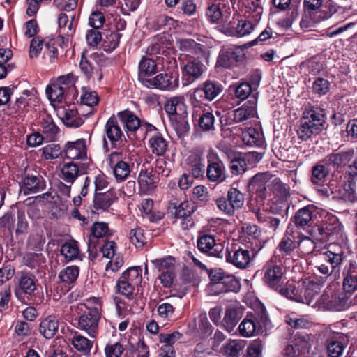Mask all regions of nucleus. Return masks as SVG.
Returning <instances> with one entry per match:
<instances>
[{"label": "nucleus", "instance_id": "nucleus-62", "mask_svg": "<svg viewBox=\"0 0 357 357\" xmlns=\"http://www.w3.org/2000/svg\"><path fill=\"white\" fill-rule=\"evenodd\" d=\"M264 344L261 340H253L247 348L246 357H262Z\"/></svg>", "mask_w": 357, "mask_h": 357}, {"label": "nucleus", "instance_id": "nucleus-48", "mask_svg": "<svg viewBox=\"0 0 357 357\" xmlns=\"http://www.w3.org/2000/svg\"><path fill=\"white\" fill-rule=\"evenodd\" d=\"M257 22L253 23L249 20H241L238 21L235 29L231 31V35L236 37H243L248 35L253 31Z\"/></svg>", "mask_w": 357, "mask_h": 357}, {"label": "nucleus", "instance_id": "nucleus-35", "mask_svg": "<svg viewBox=\"0 0 357 357\" xmlns=\"http://www.w3.org/2000/svg\"><path fill=\"white\" fill-rule=\"evenodd\" d=\"M117 116L128 132H134L141 128L140 120L130 111L120 112L117 114Z\"/></svg>", "mask_w": 357, "mask_h": 357}, {"label": "nucleus", "instance_id": "nucleus-58", "mask_svg": "<svg viewBox=\"0 0 357 357\" xmlns=\"http://www.w3.org/2000/svg\"><path fill=\"white\" fill-rule=\"evenodd\" d=\"M130 241L137 248H142L146 243V237L144 231L139 228L136 227L130 230L129 233Z\"/></svg>", "mask_w": 357, "mask_h": 357}, {"label": "nucleus", "instance_id": "nucleus-41", "mask_svg": "<svg viewBox=\"0 0 357 357\" xmlns=\"http://www.w3.org/2000/svg\"><path fill=\"white\" fill-rule=\"evenodd\" d=\"M61 119L63 123L68 127L78 128L84 123V121L78 114L77 111L70 108L63 109Z\"/></svg>", "mask_w": 357, "mask_h": 357}, {"label": "nucleus", "instance_id": "nucleus-9", "mask_svg": "<svg viewBox=\"0 0 357 357\" xmlns=\"http://www.w3.org/2000/svg\"><path fill=\"white\" fill-rule=\"evenodd\" d=\"M91 235L88 240V251L89 257L95 258L97 255V240L106 237L109 232V227L107 223L96 222L91 227Z\"/></svg>", "mask_w": 357, "mask_h": 357}, {"label": "nucleus", "instance_id": "nucleus-14", "mask_svg": "<svg viewBox=\"0 0 357 357\" xmlns=\"http://www.w3.org/2000/svg\"><path fill=\"white\" fill-rule=\"evenodd\" d=\"M108 161L110 166L113 167L114 174L116 180L122 181L128 178L130 173V167L127 162L122 160L121 153H112L109 155Z\"/></svg>", "mask_w": 357, "mask_h": 357}, {"label": "nucleus", "instance_id": "nucleus-8", "mask_svg": "<svg viewBox=\"0 0 357 357\" xmlns=\"http://www.w3.org/2000/svg\"><path fill=\"white\" fill-rule=\"evenodd\" d=\"M257 98L253 95L249 100L234 111V121L236 123H245L256 117L257 115Z\"/></svg>", "mask_w": 357, "mask_h": 357}, {"label": "nucleus", "instance_id": "nucleus-30", "mask_svg": "<svg viewBox=\"0 0 357 357\" xmlns=\"http://www.w3.org/2000/svg\"><path fill=\"white\" fill-rule=\"evenodd\" d=\"M344 291L332 296L331 298L326 303L328 310L334 312H342L347 310L349 306V296Z\"/></svg>", "mask_w": 357, "mask_h": 357}, {"label": "nucleus", "instance_id": "nucleus-18", "mask_svg": "<svg viewBox=\"0 0 357 357\" xmlns=\"http://www.w3.org/2000/svg\"><path fill=\"white\" fill-rule=\"evenodd\" d=\"M298 287H301V303L310 305L318 292L320 291V285L310 279H305L298 282Z\"/></svg>", "mask_w": 357, "mask_h": 357}, {"label": "nucleus", "instance_id": "nucleus-53", "mask_svg": "<svg viewBox=\"0 0 357 357\" xmlns=\"http://www.w3.org/2000/svg\"><path fill=\"white\" fill-rule=\"evenodd\" d=\"M238 289V282L232 275H225L215 294L235 291Z\"/></svg>", "mask_w": 357, "mask_h": 357}, {"label": "nucleus", "instance_id": "nucleus-42", "mask_svg": "<svg viewBox=\"0 0 357 357\" xmlns=\"http://www.w3.org/2000/svg\"><path fill=\"white\" fill-rule=\"evenodd\" d=\"M242 139L249 146H261L263 144L262 134L254 128H248L242 132Z\"/></svg>", "mask_w": 357, "mask_h": 357}, {"label": "nucleus", "instance_id": "nucleus-34", "mask_svg": "<svg viewBox=\"0 0 357 357\" xmlns=\"http://www.w3.org/2000/svg\"><path fill=\"white\" fill-rule=\"evenodd\" d=\"M138 183L141 190L144 193L153 190L155 184L152 170L147 169L143 165L138 176Z\"/></svg>", "mask_w": 357, "mask_h": 357}, {"label": "nucleus", "instance_id": "nucleus-64", "mask_svg": "<svg viewBox=\"0 0 357 357\" xmlns=\"http://www.w3.org/2000/svg\"><path fill=\"white\" fill-rule=\"evenodd\" d=\"M43 155L47 160L57 158L61 153L60 146L56 144H50L41 149Z\"/></svg>", "mask_w": 357, "mask_h": 357}, {"label": "nucleus", "instance_id": "nucleus-49", "mask_svg": "<svg viewBox=\"0 0 357 357\" xmlns=\"http://www.w3.org/2000/svg\"><path fill=\"white\" fill-rule=\"evenodd\" d=\"M61 178L67 183H73L79 174L78 166L73 162L63 165L61 169Z\"/></svg>", "mask_w": 357, "mask_h": 357}, {"label": "nucleus", "instance_id": "nucleus-4", "mask_svg": "<svg viewBox=\"0 0 357 357\" xmlns=\"http://www.w3.org/2000/svg\"><path fill=\"white\" fill-rule=\"evenodd\" d=\"M354 151L353 149L345 151H333L327 155L321 160V162L324 163L328 167H332L338 172L342 171L347 165L351 169L354 167L357 169V167L355 165L356 162L354 160Z\"/></svg>", "mask_w": 357, "mask_h": 357}, {"label": "nucleus", "instance_id": "nucleus-63", "mask_svg": "<svg viewBox=\"0 0 357 357\" xmlns=\"http://www.w3.org/2000/svg\"><path fill=\"white\" fill-rule=\"evenodd\" d=\"M174 307L169 303H162L158 307L157 312L160 317L163 320H171L174 316Z\"/></svg>", "mask_w": 357, "mask_h": 357}, {"label": "nucleus", "instance_id": "nucleus-24", "mask_svg": "<svg viewBox=\"0 0 357 357\" xmlns=\"http://www.w3.org/2000/svg\"><path fill=\"white\" fill-rule=\"evenodd\" d=\"M242 317V310L240 307L229 305L226 308L222 320V326L228 332L231 333L236 327L238 321Z\"/></svg>", "mask_w": 357, "mask_h": 357}, {"label": "nucleus", "instance_id": "nucleus-52", "mask_svg": "<svg viewBox=\"0 0 357 357\" xmlns=\"http://www.w3.org/2000/svg\"><path fill=\"white\" fill-rule=\"evenodd\" d=\"M79 273V268L78 266H68L60 272L59 278L63 282L72 284L77 279Z\"/></svg>", "mask_w": 357, "mask_h": 357}, {"label": "nucleus", "instance_id": "nucleus-44", "mask_svg": "<svg viewBox=\"0 0 357 357\" xmlns=\"http://www.w3.org/2000/svg\"><path fill=\"white\" fill-rule=\"evenodd\" d=\"M165 109L169 115L179 114L184 110V98L174 96L167 100Z\"/></svg>", "mask_w": 357, "mask_h": 357}, {"label": "nucleus", "instance_id": "nucleus-54", "mask_svg": "<svg viewBox=\"0 0 357 357\" xmlns=\"http://www.w3.org/2000/svg\"><path fill=\"white\" fill-rule=\"evenodd\" d=\"M320 258L322 261L331 264L332 271H334L336 268L339 267L343 261L342 254L335 253L330 250L321 253Z\"/></svg>", "mask_w": 357, "mask_h": 357}, {"label": "nucleus", "instance_id": "nucleus-1", "mask_svg": "<svg viewBox=\"0 0 357 357\" xmlns=\"http://www.w3.org/2000/svg\"><path fill=\"white\" fill-rule=\"evenodd\" d=\"M142 271L140 266L130 267L125 271L116 282L117 292L132 299L136 287L142 282Z\"/></svg>", "mask_w": 357, "mask_h": 357}, {"label": "nucleus", "instance_id": "nucleus-60", "mask_svg": "<svg viewBox=\"0 0 357 357\" xmlns=\"http://www.w3.org/2000/svg\"><path fill=\"white\" fill-rule=\"evenodd\" d=\"M248 12L253 14L255 22H258L261 18L263 13V7L261 0H248L247 1Z\"/></svg>", "mask_w": 357, "mask_h": 357}, {"label": "nucleus", "instance_id": "nucleus-45", "mask_svg": "<svg viewBox=\"0 0 357 357\" xmlns=\"http://www.w3.org/2000/svg\"><path fill=\"white\" fill-rule=\"evenodd\" d=\"M255 215L259 222L273 231H275L280 225V219L274 218L268 212L265 211L258 210L255 212Z\"/></svg>", "mask_w": 357, "mask_h": 357}, {"label": "nucleus", "instance_id": "nucleus-19", "mask_svg": "<svg viewBox=\"0 0 357 357\" xmlns=\"http://www.w3.org/2000/svg\"><path fill=\"white\" fill-rule=\"evenodd\" d=\"M255 154L254 153H238L230 161L229 168L231 172L234 175H239L244 173L248 167V165L254 160Z\"/></svg>", "mask_w": 357, "mask_h": 357}, {"label": "nucleus", "instance_id": "nucleus-16", "mask_svg": "<svg viewBox=\"0 0 357 357\" xmlns=\"http://www.w3.org/2000/svg\"><path fill=\"white\" fill-rule=\"evenodd\" d=\"M325 115L324 110L319 107H312L310 109L306 110L303 112V116L301 119V122L308 125L313 130L319 133L325 123Z\"/></svg>", "mask_w": 357, "mask_h": 357}, {"label": "nucleus", "instance_id": "nucleus-36", "mask_svg": "<svg viewBox=\"0 0 357 357\" xmlns=\"http://www.w3.org/2000/svg\"><path fill=\"white\" fill-rule=\"evenodd\" d=\"M156 66L153 59L144 56L139 64V80L143 84L144 79H148V77L155 73Z\"/></svg>", "mask_w": 357, "mask_h": 357}, {"label": "nucleus", "instance_id": "nucleus-57", "mask_svg": "<svg viewBox=\"0 0 357 357\" xmlns=\"http://www.w3.org/2000/svg\"><path fill=\"white\" fill-rule=\"evenodd\" d=\"M177 47L185 52H197L202 48V45L197 43L192 39L185 38L176 40Z\"/></svg>", "mask_w": 357, "mask_h": 357}, {"label": "nucleus", "instance_id": "nucleus-17", "mask_svg": "<svg viewBox=\"0 0 357 357\" xmlns=\"http://www.w3.org/2000/svg\"><path fill=\"white\" fill-rule=\"evenodd\" d=\"M193 119L198 122L199 128L204 131L214 130L215 116L209 112L202 110L203 105H192Z\"/></svg>", "mask_w": 357, "mask_h": 357}, {"label": "nucleus", "instance_id": "nucleus-26", "mask_svg": "<svg viewBox=\"0 0 357 357\" xmlns=\"http://www.w3.org/2000/svg\"><path fill=\"white\" fill-rule=\"evenodd\" d=\"M295 239L294 232L292 231H287L277 247L275 257L290 256L291 252L296 248Z\"/></svg>", "mask_w": 357, "mask_h": 357}, {"label": "nucleus", "instance_id": "nucleus-46", "mask_svg": "<svg viewBox=\"0 0 357 357\" xmlns=\"http://www.w3.org/2000/svg\"><path fill=\"white\" fill-rule=\"evenodd\" d=\"M327 166L322 162L315 165L312 169L311 181L314 185H321L328 175Z\"/></svg>", "mask_w": 357, "mask_h": 357}, {"label": "nucleus", "instance_id": "nucleus-10", "mask_svg": "<svg viewBox=\"0 0 357 357\" xmlns=\"http://www.w3.org/2000/svg\"><path fill=\"white\" fill-rule=\"evenodd\" d=\"M199 250L208 255L218 258H222L224 255V245L221 243H217L211 235H204L197 241Z\"/></svg>", "mask_w": 357, "mask_h": 357}, {"label": "nucleus", "instance_id": "nucleus-7", "mask_svg": "<svg viewBox=\"0 0 357 357\" xmlns=\"http://www.w3.org/2000/svg\"><path fill=\"white\" fill-rule=\"evenodd\" d=\"M263 281L270 288L278 291L285 284L287 278L282 268L278 265H266L264 268Z\"/></svg>", "mask_w": 357, "mask_h": 357}, {"label": "nucleus", "instance_id": "nucleus-3", "mask_svg": "<svg viewBox=\"0 0 357 357\" xmlns=\"http://www.w3.org/2000/svg\"><path fill=\"white\" fill-rule=\"evenodd\" d=\"M222 91V86L217 82L207 80L194 89L190 100L192 105H205L204 101H212Z\"/></svg>", "mask_w": 357, "mask_h": 357}, {"label": "nucleus", "instance_id": "nucleus-31", "mask_svg": "<svg viewBox=\"0 0 357 357\" xmlns=\"http://www.w3.org/2000/svg\"><path fill=\"white\" fill-rule=\"evenodd\" d=\"M59 328V321L54 316H48L40 321V333L46 339L53 337Z\"/></svg>", "mask_w": 357, "mask_h": 357}, {"label": "nucleus", "instance_id": "nucleus-33", "mask_svg": "<svg viewBox=\"0 0 357 357\" xmlns=\"http://www.w3.org/2000/svg\"><path fill=\"white\" fill-rule=\"evenodd\" d=\"M238 329L240 335L245 337L254 336L261 331L259 325H257L256 319L252 315H248L240 323Z\"/></svg>", "mask_w": 357, "mask_h": 357}, {"label": "nucleus", "instance_id": "nucleus-51", "mask_svg": "<svg viewBox=\"0 0 357 357\" xmlns=\"http://www.w3.org/2000/svg\"><path fill=\"white\" fill-rule=\"evenodd\" d=\"M286 322L288 325L296 329L307 328L311 326V321L307 316L298 317L291 314L286 317Z\"/></svg>", "mask_w": 357, "mask_h": 357}, {"label": "nucleus", "instance_id": "nucleus-13", "mask_svg": "<svg viewBox=\"0 0 357 357\" xmlns=\"http://www.w3.org/2000/svg\"><path fill=\"white\" fill-rule=\"evenodd\" d=\"M207 177L211 181L221 182L225 178V167L221 160L214 153L208 155Z\"/></svg>", "mask_w": 357, "mask_h": 357}, {"label": "nucleus", "instance_id": "nucleus-12", "mask_svg": "<svg viewBox=\"0 0 357 357\" xmlns=\"http://www.w3.org/2000/svg\"><path fill=\"white\" fill-rule=\"evenodd\" d=\"M342 288L343 291L349 295L357 291V264L356 261H350L345 265L342 271Z\"/></svg>", "mask_w": 357, "mask_h": 357}, {"label": "nucleus", "instance_id": "nucleus-22", "mask_svg": "<svg viewBox=\"0 0 357 357\" xmlns=\"http://www.w3.org/2000/svg\"><path fill=\"white\" fill-rule=\"evenodd\" d=\"M317 217L316 210L312 205L306 206L299 209L294 215L296 226L304 228L305 226H311Z\"/></svg>", "mask_w": 357, "mask_h": 357}, {"label": "nucleus", "instance_id": "nucleus-38", "mask_svg": "<svg viewBox=\"0 0 357 357\" xmlns=\"http://www.w3.org/2000/svg\"><path fill=\"white\" fill-rule=\"evenodd\" d=\"M36 289L35 278L32 275H22L19 280V289H15V295L18 297L22 293L31 295Z\"/></svg>", "mask_w": 357, "mask_h": 357}, {"label": "nucleus", "instance_id": "nucleus-21", "mask_svg": "<svg viewBox=\"0 0 357 357\" xmlns=\"http://www.w3.org/2000/svg\"><path fill=\"white\" fill-rule=\"evenodd\" d=\"M153 128L154 132L150 136L149 144L151 152L158 155H163L168 150V141H167L162 135L158 132L155 127L149 126Z\"/></svg>", "mask_w": 357, "mask_h": 357}, {"label": "nucleus", "instance_id": "nucleus-61", "mask_svg": "<svg viewBox=\"0 0 357 357\" xmlns=\"http://www.w3.org/2000/svg\"><path fill=\"white\" fill-rule=\"evenodd\" d=\"M206 16L212 24H218L222 20V12L216 4L209 6L206 10Z\"/></svg>", "mask_w": 357, "mask_h": 357}, {"label": "nucleus", "instance_id": "nucleus-56", "mask_svg": "<svg viewBox=\"0 0 357 357\" xmlns=\"http://www.w3.org/2000/svg\"><path fill=\"white\" fill-rule=\"evenodd\" d=\"M46 93L51 102H61L64 95V89L59 84H53L46 89Z\"/></svg>", "mask_w": 357, "mask_h": 357}, {"label": "nucleus", "instance_id": "nucleus-20", "mask_svg": "<svg viewBox=\"0 0 357 357\" xmlns=\"http://www.w3.org/2000/svg\"><path fill=\"white\" fill-rule=\"evenodd\" d=\"M206 70V66L199 60L188 61L183 67V76L190 83L200 78Z\"/></svg>", "mask_w": 357, "mask_h": 357}, {"label": "nucleus", "instance_id": "nucleus-29", "mask_svg": "<svg viewBox=\"0 0 357 357\" xmlns=\"http://www.w3.org/2000/svg\"><path fill=\"white\" fill-rule=\"evenodd\" d=\"M347 337L342 333H338L328 340L327 351L330 357H340L347 344Z\"/></svg>", "mask_w": 357, "mask_h": 357}, {"label": "nucleus", "instance_id": "nucleus-50", "mask_svg": "<svg viewBox=\"0 0 357 357\" xmlns=\"http://www.w3.org/2000/svg\"><path fill=\"white\" fill-rule=\"evenodd\" d=\"M79 253V248L75 241L66 243L61 246V254L67 261L77 259Z\"/></svg>", "mask_w": 357, "mask_h": 357}, {"label": "nucleus", "instance_id": "nucleus-59", "mask_svg": "<svg viewBox=\"0 0 357 357\" xmlns=\"http://www.w3.org/2000/svg\"><path fill=\"white\" fill-rule=\"evenodd\" d=\"M73 20V18L72 19ZM59 31L63 35L70 36L73 31V20L69 22L68 17L66 13H61L58 17Z\"/></svg>", "mask_w": 357, "mask_h": 357}, {"label": "nucleus", "instance_id": "nucleus-39", "mask_svg": "<svg viewBox=\"0 0 357 357\" xmlns=\"http://www.w3.org/2000/svg\"><path fill=\"white\" fill-rule=\"evenodd\" d=\"M116 199L112 191L105 193H96L93 199V206L96 209L105 211Z\"/></svg>", "mask_w": 357, "mask_h": 357}, {"label": "nucleus", "instance_id": "nucleus-47", "mask_svg": "<svg viewBox=\"0 0 357 357\" xmlns=\"http://www.w3.org/2000/svg\"><path fill=\"white\" fill-rule=\"evenodd\" d=\"M268 180L266 174H258L254 176L251 181L250 185L256 188L257 195L261 199H265L267 196L266 188L264 183Z\"/></svg>", "mask_w": 357, "mask_h": 357}, {"label": "nucleus", "instance_id": "nucleus-40", "mask_svg": "<svg viewBox=\"0 0 357 357\" xmlns=\"http://www.w3.org/2000/svg\"><path fill=\"white\" fill-rule=\"evenodd\" d=\"M268 186L269 190L280 199H286L289 195V187L278 177L271 178Z\"/></svg>", "mask_w": 357, "mask_h": 357}, {"label": "nucleus", "instance_id": "nucleus-2", "mask_svg": "<svg viewBox=\"0 0 357 357\" xmlns=\"http://www.w3.org/2000/svg\"><path fill=\"white\" fill-rule=\"evenodd\" d=\"M244 202L243 194L236 188H231L228 190L226 197L222 196L216 199L215 204L220 211L231 216L236 210L243 206Z\"/></svg>", "mask_w": 357, "mask_h": 357}, {"label": "nucleus", "instance_id": "nucleus-32", "mask_svg": "<svg viewBox=\"0 0 357 357\" xmlns=\"http://www.w3.org/2000/svg\"><path fill=\"white\" fill-rule=\"evenodd\" d=\"M105 132L112 144H115L121 139L123 132L118 123L116 118L114 115L106 122Z\"/></svg>", "mask_w": 357, "mask_h": 357}, {"label": "nucleus", "instance_id": "nucleus-28", "mask_svg": "<svg viewBox=\"0 0 357 357\" xmlns=\"http://www.w3.org/2000/svg\"><path fill=\"white\" fill-rule=\"evenodd\" d=\"M344 227L335 217L330 218L323 226L318 228L322 238H327L331 235H342Z\"/></svg>", "mask_w": 357, "mask_h": 357}, {"label": "nucleus", "instance_id": "nucleus-5", "mask_svg": "<svg viewBox=\"0 0 357 357\" xmlns=\"http://www.w3.org/2000/svg\"><path fill=\"white\" fill-rule=\"evenodd\" d=\"M100 317V306L89 309L79 317V328L86 332L89 337L96 338L98 334Z\"/></svg>", "mask_w": 357, "mask_h": 357}, {"label": "nucleus", "instance_id": "nucleus-27", "mask_svg": "<svg viewBox=\"0 0 357 357\" xmlns=\"http://www.w3.org/2000/svg\"><path fill=\"white\" fill-rule=\"evenodd\" d=\"M45 181L42 176L26 175L22 182V190L25 195L37 193L45 188Z\"/></svg>", "mask_w": 357, "mask_h": 357}, {"label": "nucleus", "instance_id": "nucleus-6", "mask_svg": "<svg viewBox=\"0 0 357 357\" xmlns=\"http://www.w3.org/2000/svg\"><path fill=\"white\" fill-rule=\"evenodd\" d=\"M245 59L244 50L238 46L231 45L223 47L219 53L216 66L225 68H230L236 65L238 62Z\"/></svg>", "mask_w": 357, "mask_h": 357}, {"label": "nucleus", "instance_id": "nucleus-43", "mask_svg": "<svg viewBox=\"0 0 357 357\" xmlns=\"http://www.w3.org/2000/svg\"><path fill=\"white\" fill-rule=\"evenodd\" d=\"M286 285L284 287L282 286L280 289L278 291L282 296L296 301L297 302H301V299L302 297L301 296V287H298V282L296 284L294 283H287L286 282Z\"/></svg>", "mask_w": 357, "mask_h": 357}, {"label": "nucleus", "instance_id": "nucleus-25", "mask_svg": "<svg viewBox=\"0 0 357 357\" xmlns=\"http://www.w3.org/2000/svg\"><path fill=\"white\" fill-rule=\"evenodd\" d=\"M65 154L68 158L72 160L86 158V146L85 140L80 139L74 142H68Z\"/></svg>", "mask_w": 357, "mask_h": 357}, {"label": "nucleus", "instance_id": "nucleus-37", "mask_svg": "<svg viewBox=\"0 0 357 357\" xmlns=\"http://www.w3.org/2000/svg\"><path fill=\"white\" fill-rule=\"evenodd\" d=\"M74 348L82 352L84 357H89L93 342L82 335L75 334L71 339Z\"/></svg>", "mask_w": 357, "mask_h": 357}, {"label": "nucleus", "instance_id": "nucleus-11", "mask_svg": "<svg viewBox=\"0 0 357 357\" xmlns=\"http://www.w3.org/2000/svg\"><path fill=\"white\" fill-rule=\"evenodd\" d=\"M251 259L250 251L247 249L239 247L227 250V261L239 269L247 268Z\"/></svg>", "mask_w": 357, "mask_h": 357}, {"label": "nucleus", "instance_id": "nucleus-55", "mask_svg": "<svg viewBox=\"0 0 357 357\" xmlns=\"http://www.w3.org/2000/svg\"><path fill=\"white\" fill-rule=\"evenodd\" d=\"M245 346V343L243 340H230L225 346V353L231 357H238Z\"/></svg>", "mask_w": 357, "mask_h": 357}, {"label": "nucleus", "instance_id": "nucleus-23", "mask_svg": "<svg viewBox=\"0 0 357 357\" xmlns=\"http://www.w3.org/2000/svg\"><path fill=\"white\" fill-rule=\"evenodd\" d=\"M260 76L258 74L251 77L252 84L248 82H241L235 86V96L241 100H244L250 97L258 87Z\"/></svg>", "mask_w": 357, "mask_h": 357}, {"label": "nucleus", "instance_id": "nucleus-15", "mask_svg": "<svg viewBox=\"0 0 357 357\" xmlns=\"http://www.w3.org/2000/svg\"><path fill=\"white\" fill-rule=\"evenodd\" d=\"M172 79V77L167 73H160L153 78L144 79L143 84L148 88L169 90L178 86V77H176L174 82Z\"/></svg>", "mask_w": 357, "mask_h": 357}]
</instances>
